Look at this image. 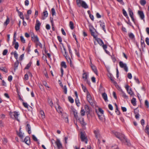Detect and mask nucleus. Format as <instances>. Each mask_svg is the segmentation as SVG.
Returning a JSON list of instances; mask_svg holds the SVG:
<instances>
[{
	"mask_svg": "<svg viewBox=\"0 0 149 149\" xmlns=\"http://www.w3.org/2000/svg\"><path fill=\"white\" fill-rule=\"evenodd\" d=\"M114 134L115 136L119 139L122 142H125V141L127 142V139L123 134L119 132H115Z\"/></svg>",
	"mask_w": 149,
	"mask_h": 149,
	"instance_id": "f257e3e1",
	"label": "nucleus"
},
{
	"mask_svg": "<svg viewBox=\"0 0 149 149\" xmlns=\"http://www.w3.org/2000/svg\"><path fill=\"white\" fill-rule=\"evenodd\" d=\"M75 118L76 120L78 122H79L82 125L85 126L86 125V123L84 121V118L81 117L80 115H79V116L77 114V113L75 114Z\"/></svg>",
	"mask_w": 149,
	"mask_h": 149,
	"instance_id": "f03ea898",
	"label": "nucleus"
},
{
	"mask_svg": "<svg viewBox=\"0 0 149 149\" xmlns=\"http://www.w3.org/2000/svg\"><path fill=\"white\" fill-rule=\"evenodd\" d=\"M85 110L86 111L87 117L89 119L92 117L93 116L92 111L91 110L89 107L87 105L85 106Z\"/></svg>",
	"mask_w": 149,
	"mask_h": 149,
	"instance_id": "7ed1b4c3",
	"label": "nucleus"
},
{
	"mask_svg": "<svg viewBox=\"0 0 149 149\" xmlns=\"http://www.w3.org/2000/svg\"><path fill=\"white\" fill-rule=\"evenodd\" d=\"M16 32H14L13 36V45H14V47L17 50L19 46V43L17 42H16Z\"/></svg>",
	"mask_w": 149,
	"mask_h": 149,
	"instance_id": "20e7f679",
	"label": "nucleus"
},
{
	"mask_svg": "<svg viewBox=\"0 0 149 149\" xmlns=\"http://www.w3.org/2000/svg\"><path fill=\"white\" fill-rule=\"evenodd\" d=\"M80 139L82 141L86 143H87L88 139L84 132H81L80 133Z\"/></svg>",
	"mask_w": 149,
	"mask_h": 149,
	"instance_id": "39448f33",
	"label": "nucleus"
},
{
	"mask_svg": "<svg viewBox=\"0 0 149 149\" xmlns=\"http://www.w3.org/2000/svg\"><path fill=\"white\" fill-rule=\"evenodd\" d=\"M119 64L121 68H123L126 72H128V67L127 66L126 64L124 63L122 61H120L119 62Z\"/></svg>",
	"mask_w": 149,
	"mask_h": 149,
	"instance_id": "423d86ee",
	"label": "nucleus"
},
{
	"mask_svg": "<svg viewBox=\"0 0 149 149\" xmlns=\"http://www.w3.org/2000/svg\"><path fill=\"white\" fill-rule=\"evenodd\" d=\"M10 115L11 118H15V119H16L17 120L19 121V120L18 119V117L19 114L18 112L14 111L11 112L10 113Z\"/></svg>",
	"mask_w": 149,
	"mask_h": 149,
	"instance_id": "0eeeda50",
	"label": "nucleus"
},
{
	"mask_svg": "<svg viewBox=\"0 0 149 149\" xmlns=\"http://www.w3.org/2000/svg\"><path fill=\"white\" fill-rule=\"evenodd\" d=\"M55 143L57 145L58 149H60L62 148L63 146L62 144L60 142V140L59 139H56V141H55Z\"/></svg>",
	"mask_w": 149,
	"mask_h": 149,
	"instance_id": "6e6552de",
	"label": "nucleus"
},
{
	"mask_svg": "<svg viewBox=\"0 0 149 149\" xmlns=\"http://www.w3.org/2000/svg\"><path fill=\"white\" fill-rule=\"evenodd\" d=\"M40 25L41 23L38 20H37L35 26V29L36 31H38L40 29Z\"/></svg>",
	"mask_w": 149,
	"mask_h": 149,
	"instance_id": "1a4fd4ad",
	"label": "nucleus"
},
{
	"mask_svg": "<svg viewBox=\"0 0 149 149\" xmlns=\"http://www.w3.org/2000/svg\"><path fill=\"white\" fill-rule=\"evenodd\" d=\"M86 95L87 100L91 104V103H92V100L90 94L89 92H88V93L86 94Z\"/></svg>",
	"mask_w": 149,
	"mask_h": 149,
	"instance_id": "9d476101",
	"label": "nucleus"
},
{
	"mask_svg": "<svg viewBox=\"0 0 149 149\" xmlns=\"http://www.w3.org/2000/svg\"><path fill=\"white\" fill-rule=\"evenodd\" d=\"M31 39L34 43H36L37 42H38L39 41V38L37 35H33V36L31 37Z\"/></svg>",
	"mask_w": 149,
	"mask_h": 149,
	"instance_id": "9b49d317",
	"label": "nucleus"
},
{
	"mask_svg": "<svg viewBox=\"0 0 149 149\" xmlns=\"http://www.w3.org/2000/svg\"><path fill=\"white\" fill-rule=\"evenodd\" d=\"M75 95L76 97V99H75V102L77 106L78 107H79L80 106V104L79 102V100L78 98V95L76 91H75Z\"/></svg>",
	"mask_w": 149,
	"mask_h": 149,
	"instance_id": "f8f14e48",
	"label": "nucleus"
},
{
	"mask_svg": "<svg viewBox=\"0 0 149 149\" xmlns=\"http://www.w3.org/2000/svg\"><path fill=\"white\" fill-rule=\"evenodd\" d=\"M109 77L112 83H113L115 86H116V85H117V83L116 81H114V78L113 77L111 74H109Z\"/></svg>",
	"mask_w": 149,
	"mask_h": 149,
	"instance_id": "ddd939ff",
	"label": "nucleus"
},
{
	"mask_svg": "<svg viewBox=\"0 0 149 149\" xmlns=\"http://www.w3.org/2000/svg\"><path fill=\"white\" fill-rule=\"evenodd\" d=\"M22 141L24 142L28 145H29L30 144V138L29 136L26 137L24 139L23 141Z\"/></svg>",
	"mask_w": 149,
	"mask_h": 149,
	"instance_id": "4468645a",
	"label": "nucleus"
},
{
	"mask_svg": "<svg viewBox=\"0 0 149 149\" xmlns=\"http://www.w3.org/2000/svg\"><path fill=\"white\" fill-rule=\"evenodd\" d=\"M69 109L70 113L72 114L74 116L73 119H74V109L73 106H70L69 107Z\"/></svg>",
	"mask_w": 149,
	"mask_h": 149,
	"instance_id": "2eb2a0df",
	"label": "nucleus"
},
{
	"mask_svg": "<svg viewBox=\"0 0 149 149\" xmlns=\"http://www.w3.org/2000/svg\"><path fill=\"white\" fill-rule=\"evenodd\" d=\"M91 67L93 70V72H94V73L97 74V70L96 68V67L94 65H93L92 62L91 61Z\"/></svg>",
	"mask_w": 149,
	"mask_h": 149,
	"instance_id": "dca6fc26",
	"label": "nucleus"
},
{
	"mask_svg": "<svg viewBox=\"0 0 149 149\" xmlns=\"http://www.w3.org/2000/svg\"><path fill=\"white\" fill-rule=\"evenodd\" d=\"M138 13L141 19L142 20L144 19V15L143 12L139 10L138 11Z\"/></svg>",
	"mask_w": 149,
	"mask_h": 149,
	"instance_id": "f3484780",
	"label": "nucleus"
},
{
	"mask_svg": "<svg viewBox=\"0 0 149 149\" xmlns=\"http://www.w3.org/2000/svg\"><path fill=\"white\" fill-rule=\"evenodd\" d=\"M88 72H84L82 74V78L84 80H86L88 77Z\"/></svg>",
	"mask_w": 149,
	"mask_h": 149,
	"instance_id": "a211bd4d",
	"label": "nucleus"
},
{
	"mask_svg": "<svg viewBox=\"0 0 149 149\" xmlns=\"http://www.w3.org/2000/svg\"><path fill=\"white\" fill-rule=\"evenodd\" d=\"M100 26L102 27V29L104 30V32L105 33H106V30L105 28V25L104 22H103L100 21Z\"/></svg>",
	"mask_w": 149,
	"mask_h": 149,
	"instance_id": "6ab92c4d",
	"label": "nucleus"
},
{
	"mask_svg": "<svg viewBox=\"0 0 149 149\" xmlns=\"http://www.w3.org/2000/svg\"><path fill=\"white\" fill-rule=\"evenodd\" d=\"M125 88L126 90H127L128 93L130 94L131 95H132V91L131 90V89H130L129 90V86L128 85H126L125 86Z\"/></svg>",
	"mask_w": 149,
	"mask_h": 149,
	"instance_id": "aec40b11",
	"label": "nucleus"
},
{
	"mask_svg": "<svg viewBox=\"0 0 149 149\" xmlns=\"http://www.w3.org/2000/svg\"><path fill=\"white\" fill-rule=\"evenodd\" d=\"M81 6L83 8H88V6L85 2L83 1H82L80 5V6Z\"/></svg>",
	"mask_w": 149,
	"mask_h": 149,
	"instance_id": "412c9836",
	"label": "nucleus"
},
{
	"mask_svg": "<svg viewBox=\"0 0 149 149\" xmlns=\"http://www.w3.org/2000/svg\"><path fill=\"white\" fill-rule=\"evenodd\" d=\"M62 117L65 120V121L66 123L68 122V120L67 114L66 113H63L62 114Z\"/></svg>",
	"mask_w": 149,
	"mask_h": 149,
	"instance_id": "4be33fe9",
	"label": "nucleus"
},
{
	"mask_svg": "<svg viewBox=\"0 0 149 149\" xmlns=\"http://www.w3.org/2000/svg\"><path fill=\"white\" fill-rule=\"evenodd\" d=\"M120 91H121V94L122 96L124 98L127 99L128 98V97L127 96L125 93L123 91L122 89H120Z\"/></svg>",
	"mask_w": 149,
	"mask_h": 149,
	"instance_id": "5701e85b",
	"label": "nucleus"
},
{
	"mask_svg": "<svg viewBox=\"0 0 149 149\" xmlns=\"http://www.w3.org/2000/svg\"><path fill=\"white\" fill-rule=\"evenodd\" d=\"M63 49L64 51H63V52H62V53L63 55V56L66 58L67 59H68V58H67L68 56H67V53L66 52V50L65 48V47L63 46Z\"/></svg>",
	"mask_w": 149,
	"mask_h": 149,
	"instance_id": "b1692460",
	"label": "nucleus"
},
{
	"mask_svg": "<svg viewBox=\"0 0 149 149\" xmlns=\"http://www.w3.org/2000/svg\"><path fill=\"white\" fill-rule=\"evenodd\" d=\"M95 136L96 138L100 139L101 136L99 132L97 131H94Z\"/></svg>",
	"mask_w": 149,
	"mask_h": 149,
	"instance_id": "393cba45",
	"label": "nucleus"
},
{
	"mask_svg": "<svg viewBox=\"0 0 149 149\" xmlns=\"http://www.w3.org/2000/svg\"><path fill=\"white\" fill-rule=\"evenodd\" d=\"M21 129H19V132H17V135L18 136L22 139L23 138L24 136V133H22V132L20 131Z\"/></svg>",
	"mask_w": 149,
	"mask_h": 149,
	"instance_id": "a878e982",
	"label": "nucleus"
},
{
	"mask_svg": "<svg viewBox=\"0 0 149 149\" xmlns=\"http://www.w3.org/2000/svg\"><path fill=\"white\" fill-rule=\"evenodd\" d=\"M102 96L105 102H106L108 101L107 96L106 93H102Z\"/></svg>",
	"mask_w": 149,
	"mask_h": 149,
	"instance_id": "bb28decb",
	"label": "nucleus"
},
{
	"mask_svg": "<svg viewBox=\"0 0 149 149\" xmlns=\"http://www.w3.org/2000/svg\"><path fill=\"white\" fill-rule=\"evenodd\" d=\"M26 130H27L29 134H30L31 133V126L29 124H27L26 126Z\"/></svg>",
	"mask_w": 149,
	"mask_h": 149,
	"instance_id": "cd10ccee",
	"label": "nucleus"
},
{
	"mask_svg": "<svg viewBox=\"0 0 149 149\" xmlns=\"http://www.w3.org/2000/svg\"><path fill=\"white\" fill-rule=\"evenodd\" d=\"M96 40L100 45H102L104 44L102 40L100 38H96Z\"/></svg>",
	"mask_w": 149,
	"mask_h": 149,
	"instance_id": "c85d7f7f",
	"label": "nucleus"
},
{
	"mask_svg": "<svg viewBox=\"0 0 149 149\" xmlns=\"http://www.w3.org/2000/svg\"><path fill=\"white\" fill-rule=\"evenodd\" d=\"M57 105H58L57 108L56 107V108L57 111L59 113H62V111H63L62 109L60 107V106L58 104H57Z\"/></svg>",
	"mask_w": 149,
	"mask_h": 149,
	"instance_id": "c756f323",
	"label": "nucleus"
},
{
	"mask_svg": "<svg viewBox=\"0 0 149 149\" xmlns=\"http://www.w3.org/2000/svg\"><path fill=\"white\" fill-rule=\"evenodd\" d=\"M19 62L18 60H17L14 64V68L15 70L17 69L19 65Z\"/></svg>",
	"mask_w": 149,
	"mask_h": 149,
	"instance_id": "7c9ffc66",
	"label": "nucleus"
},
{
	"mask_svg": "<svg viewBox=\"0 0 149 149\" xmlns=\"http://www.w3.org/2000/svg\"><path fill=\"white\" fill-rule=\"evenodd\" d=\"M141 47L142 48V50L144 52V48L145 47V44L144 42V41L143 40L141 42Z\"/></svg>",
	"mask_w": 149,
	"mask_h": 149,
	"instance_id": "2f4dec72",
	"label": "nucleus"
},
{
	"mask_svg": "<svg viewBox=\"0 0 149 149\" xmlns=\"http://www.w3.org/2000/svg\"><path fill=\"white\" fill-rule=\"evenodd\" d=\"M11 54L12 55L13 54L15 58L17 60L18 54L17 53L16 51H15L14 52H12L11 53Z\"/></svg>",
	"mask_w": 149,
	"mask_h": 149,
	"instance_id": "473e14b6",
	"label": "nucleus"
},
{
	"mask_svg": "<svg viewBox=\"0 0 149 149\" xmlns=\"http://www.w3.org/2000/svg\"><path fill=\"white\" fill-rule=\"evenodd\" d=\"M131 103L133 106H135L136 105V99L135 98H133L131 101Z\"/></svg>",
	"mask_w": 149,
	"mask_h": 149,
	"instance_id": "72a5a7b5",
	"label": "nucleus"
},
{
	"mask_svg": "<svg viewBox=\"0 0 149 149\" xmlns=\"http://www.w3.org/2000/svg\"><path fill=\"white\" fill-rule=\"evenodd\" d=\"M128 36H129V37L131 39H133L134 38H135L134 35L132 33H128Z\"/></svg>",
	"mask_w": 149,
	"mask_h": 149,
	"instance_id": "f704fd0d",
	"label": "nucleus"
},
{
	"mask_svg": "<svg viewBox=\"0 0 149 149\" xmlns=\"http://www.w3.org/2000/svg\"><path fill=\"white\" fill-rule=\"evenodd\" d=\"M68 58V59H67V61L68 63H70V67L74 68V65L72 63V61L71 59L70 58Z\"/></svg>",
	"mask_w": 149,
	"mask_h": 149,
	"instance_id": "c9c22d12",
	"label": "nucleus"
},
{
	"mask_svg": "<svg viewBox=\"0 0 149 149\" xmlns=\"http://www.w3.org/2000/svg\"><path fill=\"white\" fill-rule=\"evenodd\" d=\"M128 11L129 12V14L130 17H132V16H133V12L130 8H129L128 9Z\"/></svg>",
	"mask_w": 149,
	"mask_h": 149,
	"instance_id": "e433bc0d",
	"label": "nucleus"
},
{
	"mask_svg": "<svg viewBox=\"0 0 149 149\" xmlns=\"http://www.w3.org/2000/svg\"><path fill=\"white\" fill-rule=\"evenodd\" d=\"M61 66L62 67L64 68H67V65L65 63L64 61L61 62Z\"/></svg>",
	"mask_w": 149,
	"mask_h": 149,
	"instance_id": "4c0bfd02",
	"label": "nucleus"
},
{
	"mask_svg": "<svg viewBox=\"0 0 149 149\" xmlns=\"http://www.w3.org/2000/svg\"><path fill=\"white\" fill-rule=\"evenodd\" d=\"M32 64V62L30 61L26 67L25 68V69H28L31 66Z\"/></svg>",
	"mask_w": 149,
	"mask_h": 149,
	"instance_id": "58836bf2",
	"label": "nucleus"
},
{
	"mask_svg": "<svg viewBox=\"0 0 149 149\" xmlns=\"http://www.w3.org/2000/svg\"><path fill=\"white\" fill-rule=\"evenodd\" d=\"M81 86H82V88L83 89L84 91L85 92H86V94L88 93V92H89L86 89V88L85 86H84L83 84H81Z\"/></svg>",
	"mask_w": 149,
	"mask_h": 149,
	"instance_id": "ea45409f",
	"label": "nucleus"
},
{
	"mask_svg": "<svg viewBox=\"0 0 149 149\" xmlns=\"http://www.w3.org/2000/svg\"><path fill=\"white\" fill-rule=\"evenodd\" d=\"M69 26L70 28L72 30L74 28V24L72 21H70L69 23Z\"/></svg>",
	"mask_w": 149,
	"mask_h": 149,
	"instance_id": "a19ab883",
	"label": "nucleus"
},
{
	"mask_svg": "<svg viewBox=\"0 0 149 149\" xmlns=\"http://www.w3.org/2000/svg\"><path fill=\"white\" fill-rule=\"evenodd\" d=\"M10 22V20L9 18L8 17H7V19L6 20V21L4 23V25H5L7 26Z\"/></svg>",
	"mask_w": 149,
	"mask_h": 149,
	"instance_id": "79ce46f5",
	"label": "nucleus"
},
{
	"mask_svg": "<svg viewBox=\"0 0 149 149\" xmlns=\"http://www.w3.org/2000/svg\"><path fill=\"white\" fill-rule=\"evenodd\" d=\"M48 102L49 104V105L52 107L53 106V103L52 100H50L49 99H48Z\"/></svg>",
	"mask_w": 149,
	"mask_h": 149,
	"instance_id": "37998d69",
	"label": "nucleus"
},
{
	"mask_svg": "<svg viewBox=\"0 0 149 149\" xmlns=\"http://www.w3.org/2000/svg\"><path fill=\"white\" fill-rule=\"evenodd\" d=\"M62 88L63 90V91L64 93L66 94L67 93V89L66 86H64V87Z\"/></svg>",
	"mask_w": 149,
	"mask_h": 149,
	"instance_id": "c03bdc74",
	"label": "nucleus"
},
{
	"mask_svg": "<svg viewBox=\"0 0 149 149\" xmlns=\"http://www.w3.org/2000/svg\"><path fill=\"white\" fill-rule=\"evenodd\" d=\"M35 43L36 47H37L38 46H39L40 47V48H42V45L40 42H39V41H38V42H36Z\"/></svg>",
	"mask_w": 149,
	"mask_h": 149,
	"instance_id": "a18cd8bd",
	"label": "nucleus"
},
{
	"mask_svg": "<svg viewBox=\"0 0 149 149\" xmlns=\"http://www.w3.org/2000/svg\"><path fill=\"white\" fill-rule=\"evenodd\" d=\"M91 35L95 38H96V36L95 35V33L93 31V30L91 29H90Z\"/></svg>",
	"mask_w": 149,
	"mask_h": 149,
	"instance_id": "49530a36",
	"label": "nucleus"
},
{
	"mask_svg": "<svg viewBox=\"0 0 149 149\" xmlns=\"http://www.w3.org/2000/svg\"><path fill=\"white\" fill-rule=\"evenodd\" d=\"M123 15L127 18H129L128 16L127 15V13L124 9L123 10Z\"/></svg>",
	"mask_w": 149,
	"mask_h": 149,
	"instance_id": "de8ad7c7",
	"label": "nucleus"
},
{
	"mask_svg": "<svg viewBox=\"0 0 149 149\" xmlns=\"http://www.w3.org/2000/svg\"><path fill=\"white\" fill-rule=\"evenodd\" d=\"M146 130L147 131V133L148 135V137L149 138V126L147 125L146 126Z\"/></svg>",
	"mask_w": 149,
	"mask_h": 149,
	"instance_id": "09e8293b",
	"label": "nucleus"
},
{
	"mask_svg": "<svg viewBox=\"0 0 149 149\" xmlns=\"http://www.w3.org/2000/svg\"><path fill=\"white\" fill-rule=\"evenodd\" d=\"M127 142L125 141V142H122L123 143H124L125 144L127 145L128 146H130L131 145V144L130 143L129 141L127 139Z\"/></svg>",
	"mask_w": 149,
	"mask_h": 149,
	"instance_id": "8fccbe9b",
	"label": "nucleus"
},
{
	"mask_svg": "<svg viewBox=\"0 0 149 149\" xmlns=\"http://www.w3.org/2000/svg\"><path fill=\"white\" fill-rule=\"evenodd\" d=\"M68 99L69 101L71 103H73L74 102V100L70 96H69Z\"/></svg>",
	"mask_w": 149,
	"mask_h": 149,
	"instance_id": "3c124183",
	"label": "nucleus"
},
{
	"mask_svg": "<svg viewBox=\"0 0 149 149\" xmlns=\"http://www.w3.org/2000/svg\"><path fill=\"white\" fill-rule=\"evenodd\" d=\"M18 15H19L20 18L22 19V20H24V17L22 13L21 12H19V13H18Z\"/></svg>",
	"mask_w": 149,
	"mask_h": 149,
	"instance_id": "603ef678",
	"label": "nucleus"
},
{
	"mask_svg": "<svg viewBox=\"0 0 149 149\" xmlns=\"http://www.w3.org/2000/svg\"><path fill=\"white\" fill-rule=\"evenodd\" d=\"M51 12L52 15L53 16L54 15H55L56 12L54 8H53L51 9Z\"/></svg>",
	"mask_w": 149,
	"mask_h": 149,
	"instance_id": "864d4df0",
	"label": "nucleus"
},
{
	"mask_svg": "<svg viewBox=\"0 0 149 149\" xmlns=\"http://www.w3.org/2000/svg\"><path fill=\"white\" fill-rule=\"evenodd\" d=\"M0 70L6 73L7 72V70L5 68H0Z\"/></svg>",
	"mask_w": 149,
	"mask_h": 149,
	"instance_id": "5fc2aeb1",
	"label": "nucleus"
},
{
	"mask_svg": "<svg viewBox=\"0 0 149 149\" xmlns=\"http://www.w3.org/2000/svg\"><path fill=\"white\" fill-rule=\"evenodd\" d=\"M140 3L142 6H144L146 3V1L145 0H141Z\"/></svg>",
	"mask_w": 149,
	"mask_h": 149,
	"instance_id": "6e6d98bb",
	"label": "nucleus"
},
{
	"mask_svg": "<svg viewBox=\"0 0 149 149\" xmlns=\"http://www.w3.org/2000/svg\"><path fill=\"white\" fill-rule=\"evenodd\" d=\"M43 16L46 17L48 15V13L47 11H44L43 12Z\"/></svg>",
	"mask_w": 149,
	"mask_h": 149,
	"instance_id": "4d7b16f0",
	"label": "nucleus"
},
{
	"mask_svg": "<svg viewBox=\"0 0 149 149\" xmlns=\"http://www.w3.org/2000/svg\"><path fill=\"white\" fill-rule=\"evenodd\" d=\"M97 112H99L102 115H103L104 114V111L101 108H99L98 109V111Z\"/></svg>",
	"mask_w": 149,
	"mask_h": 149,
	"instance_id": "13d9d810",
	"label": "nucleus"
},
{
	"mask_svg": "<svg viewBox=\"0 0 149 149\" xmlns=\"http://www.w3.org/2000/svg\"><path fill=\"white\" fill-rule=\"evenodd\" d=\"M134 79L137 83L138 84H139L140 83V82L138 78H137L136 76H135L134 77Z\"/></svg>",
	"mask_w": 149,
	"mask_h": 149,
	"instance_id": "bf43d9fd",
	"label": "nucleus"
},
{
	"mask_svg": "<svg viewBox=\"0 0 149 149\" xmlns=\"http://www.w3.org/2000/svg\"><path fill=\"white\" fill-rule=\"evenodd\" d=\"M81 1H81V0H76L77 3L79 6H80V5L81 3Z\"/></svg>",
	"mask_w": 149,
	"mask_h": 149,
	"instance_id": "052dcab7",
	"label": "nucleus"
},
{
	"mask_svg": "<svg viewBox=\"0 0 149 149\" xmlns=\"http://www.w3.org/2000/svg\"><path fill=\"white\" fill-rule=\"evenodd\" d=\"M81 113L82 116L85 115V111L84 109H81Z\"/></svg>",
	"mask_w": 149,
	"mask_h": 149,
	"instance_id": "680f3d73",
	"label": "nucleus"
},
{
	"mask_svg": "<svg viewBox=\"0 0 149 149\" xmlns=\"http://www.w3.org/2000/svg\"><path fill=\"white\" fill-rule=\"evenodd\" d=\"M39 87L40 88V89H41V90L42 91L45 90L42 84H39Z\"/></svg>",
	"mask_w": 149,
	"mask_h": 149,
	"instance_id": "e2e57ef3",
	"label": "nucleus"
},
{
	"mask_svg": "<svg viewBox=\"0 0 149 149\" xmlns=\"http://www.w3.org/2000/svg\"><path fill=\"white\" fill-rule=\"evenodd\" d=\"M43 84L46 87H47L49 88H50V87L47 85V83L46 82V81H43Z\"/></svg>",
	"mask_w": 149,
	"mask_h": 149,
	"instance_id": "0e129e2a",
	"label": "nucleus"
},
{
	"mask_svg": "<svg viewBox=\"0 0 149 149\" xmlns=\"http://www.w3.org/2000/svg\"><path fill=\"white\" fill-rule=\"evenodd\" d=\"M98 117L100 120H103L104 118V116L103 115L101 114V115H99V116Z\"/></svg>",
	"mask_w": 149,
	"mask_h": 149,
	"instance_id": "69168bd1",
	"label": "nucleus"
},
{
	"mask_svg": "<svg viewBox=\"0 0 149 149\" xmlns=\"http://www.w3.org/2000/svg\"><path fill=\"white\" fill-rule=\"evenodd\" d=\"M115 112L118 115H119L120 114V112L118 110V107H116Z\"/></svg>",
	"mask_w": 149,
	"mask_h": 149,
	"instance_id": "338daca9",
	"label": "nucleus"
},
{
	"mask_svg": "<svg viewBox=\"0 0 149 149\" xmlns=\"http://www.w3.org/2000/svg\"><path fill=\"white\" fill-rule=\"evenodd\" d=\"M20 37L22 42L23 43H25V41L24 37L22 36H21Z\"/></svg>",
	"mask_w": 149,
	"mask_h": 149,
	"instance_id": "774afa93",
	"label": "nucleus"
}]
</instances>
